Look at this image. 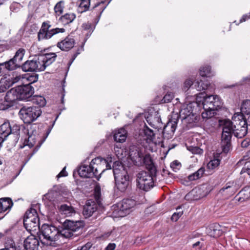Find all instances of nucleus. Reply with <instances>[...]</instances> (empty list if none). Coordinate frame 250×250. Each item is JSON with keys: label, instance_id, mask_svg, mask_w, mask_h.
I'll use <instances>...</instances> for the list:
<instances>
[{"label": "nucleus", "instance_id": "obj_18", "mask_svg": "<svg viewBox=\"0 0 250 250\" xmlns=\"http://www.w3.org/2000/svg\"><path fill=\"white\" fill-rule=\"evenodd\" d=\"M136 201L132 199H124L122 202L118 204V207L120 211L126 213H129L130 209L136 205Z\"/></svg>", "mask_w": 250, "mask_h": 250}, {"label": "nucleus", "instance_id": "obj_61", "mask_svg": "<svg viewBox=\"0 0 250 250\" xmlns=\"http://www.w3.org/2000/svg\"><path fill=\"white\" fill-rule=\"evenodd\" d=\"M116 247V245L114 243H110L105 248V250H114Z\"/></svg>", "mask_w": 250, "mask_h": 250}, {"label": "nucleus", "instance_id": "obj_48", "mask_svg": "<svg viewBox=\"0 0 250 250\" xmlns=\"http://www.w3.org/2000/svg\"><path fill=\"white\" fill-rule=\"evenodd\" d=\"M174 97V95L173 93L169 92L166 94L163 99L162 100V102L163 103H168L170 102Z\"/></svg>", "mask_w": 250, "mask_h": 250}, {"label": "nucleus", "instance_id": "obj_25", "mask_svg": "<svg viewBox=\"0 0 250 250\" xmlns=\"http://www.w3.org/2000/svg\"><path fill=\"white\" fill-rule=\"evenodd\" d=\"M13 206L12 201L10 198H5L0 199V212H4L10 209Z\"/></svg>", "mask_w": 250, "mask_h": 250}, {"label": "nucleus", "instance_id": "obj_46", "mask_svg": "<svg viewBox=\"0 0 250 250\" xmlns=\"http://www.w3.org/2000/svg\"><path fill=\"white\" fill-rule=\"evenodd\" d=\"M9 83H7V80L6 79H1L0 81V92H3L6 91V90L9 88L11 85H9Z\"/></svg>", "mask_w": 250, "mask_h": 250}, {"label": "nucleus", "instance_id": "obj_11", "mask_svg": "<svg viewBox=\"0 0 250 250\" xmlns=\"http://www.w3.org/2000/svg\"><path fill=\"white\" fill-rule=\"evenodd\" d=\"M89 166L94 172L95 177L99 180V177L106 169L111 167L107 161L101 157H97L92 160Z\"/></svg>", "mask_w": 250, "mask_h": 250}, {"label": "nucleus", "instance_id": "obj_12", "mask_svg": "<svg viewBox=\"0 0 250 250\" xmlns=\"http://www.w3.org/2000/svg\"><path fill=\"white\" fill-rule=\"evenodd\" d=\"M16 87L8 90L4 97V101L0 102V110H5L12 107L18 101H20Z\"/></svg>", "mask_w": 250, "mask_h": 250}, {"label": "nucleus", "instance_id": "obj_30", "mask_svg": "<svg viewBox=\"0 0 250 250\" xmlns=\"http://www.w3.org/2000/svg\"><path fill=\"white\" fill-rule=\"evenodd\" d=\"M1 63L3 65V68L5 72L7 71L14 70L20 67L13 58Z\"/></svg>", "mask_w": 250, "mask_h": 250}, {"label": "nucleus", "instance_id": "obj_64", "mask_svg": "<svg viewBox=\"0 0 250 250\" xmlns=\"http://www.w3.org/2000/svg\"><path fill=\"white\" fill-rule=\"evenodd\" d=\"M0 250H16L15 245L11 244V246L9 248H6L5 249H1Z\"/></svg>", "mask_w": 250, "mask_h": 250}, {"label": "nucleus", "instance_id": "obj_53", "mask_svg": "<svg viewBox=\"0 0 250 250\" xmlns=\"http://www.w3.org/2000/svg\"><path fill=\"white\" fill-rule=\"evenodd\" d=\"M247 173L249 175H250V162H247L245 163V167H244L240 172L242 174L244 173Z\"/></svg>", "mask_w": 250, "mask_h": 250}, {"label": "nucleus", "instance_id": "obj_55", "mask_svg": "<svg viewBox=\"0 0 250 250\" xmlns=\"http://www.w3.org/2000/svg\"><path fill=\"white\" fill-rule=\"evenodd\" d=\"M92 244L91 242H87L83 246H79L80 250H91Z\"/></svg>", "mask_w": 250, "mask_h": 250}, {"label": "nucleus", "instance_id": "obj_19", "mask_svg": "<svg viewBox=\"0 0 250 250\" xmlns=\"http://www.w3.org/2000/svg\"><path fill=\"white\" fill-rule=\"evenodd\" d=\"M75 43L74 39L68 36L63 40L58 42L57 46L62 51H67L74 47Z\"/></svg>", "mask_w": 250, "mask_h": 250}, {"label": "nucleus", "instance_id": "obj_39", "mask_svg": "<svg viewBox=\"0 0 250 250\" xmlns=\"http://www.w3.org/2000/svg\"><path fill=\"white\" fill-rule=\"evenodd\" d=\"M64 1L61 0L57 2L54 6V9L57 16H60L63 11Z\"/></svg>", "mask_w": 250, "mask_h": 250}, {"label": "nucleus", "instance_id": "obj_17", "mask_svg": "<svg viewBox=\"0 0 250 250\" xmlns=\"http://www.w3.org/2000/svg\"><path fill=\"white\" fill-rule=\"evenodd\" d=\"M39 241L33 235H30L24 241L23 246L25 250H38Z\"/></svg>", "mask_w": 250, "mask_h": 250}, {"label": "nucleus", "instance_id": "obj_36", "mask_svg": "<svg viewBox=\"0 0 250 250\" xmlns=\"http://www.w3.org/2000/svg\"><path fill=\"white\" fill-rule=\"evenodd\" d=\"M144 140L146 141V142L148 144H150L152 142L154 139L155 134L153 131L151 129L146 127L144 130Z\"/></svg>", "mask_w": 250, "mask_h": 250}, {"label": "nucleus", "instance_id": "obj_23", "mask_svg": "<svg viewBox=\"0 0 250 250\" xmlns=\"http://www.w3.org/2000/svg\"><path fill=\"white\" fill-rule=\"evenodd\" d=\"M221 233L220 226L218 224H211L207 229V233L212 237H218L221 235Z\"/></svg>", "mask_w": 250, "mask_h": 250}, {"label": "nucleus", "instance_id": "obj_62", "mask_svg": "<svg viewBox=\"0 0 250 250\" xmlns=\"http://www.w3.org/2000/svg\"><path fill=\"white\" fill-rule=\"evenodd\" d=\"M192 248H196V247H198L199 249H200L202 247V244H201V242L200 241H197L194 244L192 245Z\"/></svg>", "mask_w": 250, "mask_h": 250}, {"label": "nucleus", "instance_id": "obj_33", "mask_svg": "<svg viewBox=\"0 0 250 250\" xmlns=\"http://www.w3.org/2000/svg\"><path fill=\"white\" fill-rule=\"evenodd\" d=\"M59 210L62 214H63L67 216H71L75 213L74 208L71 206H68L66 204L62 205L59 208Z\"/></svg>", "mask_w": 250, "mask_h": 250}, {"label": "nucleus", "instance_id": "obj_32", "mask_svg": "<svg viewBox=\"0 0 250 250\" xmlns=\"http://www.w3.org/2000/svg\"><path fill=\"white\" fill-rule=\"evenodd\" d=\"M35 65L36 72L42 71L45 70L46 68L45 64L43 62V59H42L41 55L35 56Z\"/></svg>", "mask_w": 250, "mask_h": 250}, {"label": "nucleus", "instance_id": "obj_3", "mask_svg": "<svg viewBox=\"0 0 250 250\" xmlns=\"http://www.w3.org/2000/svg\"><path fill=\"white\" fill-rule=\"evenodd\" d=\"M79 9L80 12L83 13L89 10L90 5L93 4L91 9L90 15L93 18H100L101 14L106 8L107 4L104 0H80Z\"/></svg>", "mask_w": 250, "mask_h": 250}, {"label": "nucleus", "instance_id": "obj_22", "mask_svg": "<svg viewBox=\"0 0 250 250\" xmlns=\"http://www.w3.org/2000/svg\"><path fill=\"white\" fill-rule=\"evenodd\" d=\"M78 173L81 177L93 178L95 177L94 172L91 169L89 166L83 165L80 167Z\"/></svg>", "mask_w": 250, "mask_h": 250}, {"label": "nucleus", "instance_id": "obj_20", "mask_svg": "<svg viewBox=\"0 0 250 250\" xmlns=\"http://www.w3.org/2000/svg\"><path fill=\"white\" fill-rule=\"evenodd\" d=\"M142 160L143 161L142 166L145 165L148 169V171L152 173H156V168L153 164L149 154H145Z\"/></svg>", "mask_w": 250, "mask_h": 250}, {"label": "nucleus", "instance_id": "obj_14", "mask_svg": "<svg viewBox=\"0 0 250 250\" xmlns=\"http://www.w3.org/2000/svg\"><path fill=\"white\" fill-rule=\"evenodd\" d=\"M144 149L135 146H131L129 147V157L133 164L138 167L142 166V160L144 157Z\"/></svg>", "mask_w": 250, "mask_h": 250}, {"label": "nucleus", "instance_id": "obj_38", "mask_svg": "<svg viewBox=\"0 0 250 250\" xmlns=\"http://www.w3.org/2000/svg\"><path fill=\"white\" fill-rule=\"evenodd\" d=\"M32 101L33 103L38 105L37 107H39L41 108V107H43L46 104V100L45 99L41 96H35L33 97Z\"/></svg>", "mask_w": 250, "mask_h": 250}, {"label": "nucleus", "instance_id": "obj_27", "mask_svg": "<svg viewBox=\"0 0 250 250\" xmlns=\"http://www.w3.org/2000/svg\"><path fill=\"white\" fill-rule=\"evenodd\" d=\"M41 55L42 59H43V62L45 64V68L52 64L57 58V55L55 53H46Z\"/></svg>", "mask_w": 250, "mask_h": 250}, {"label": "nucleus", "instance_id": "obj_49", "mask_svg": "<svg viewBox=\"0 0 250 250\" xmlns=\"http://www.w3.org/2000/svg\"><path fill=\"white\" fill-rule=\"evenodd\" d=\"M152 119L156 120L157 121V122H158L160 118L158 117H148L147 119V123L151 126H152V127H153L154 128H158V126L157 125V123H154L153 122H152L151 121V120H152Z\"/></svg>", "mask_w": 250, "mask_h": 250}, {"label": "nucleus", "instance_id": "obj_56", "mask_svg": "<svg viewBox=\"0 0 250 250\" xmlns=\"http://www.w3.org/2000/svg\"><path fill=\"white\" fill-rule=\"evenodd\" d=\"M193 84V82L190 79H187L185 81L184 84L185 90H188Z\"/></svg>", "mask_w": 250, "mask_h": 250}, {"label": "nucleus", "instance_id": "obj_15", "mask_svg": "<svg viewBox=\"0 0 250 250\" xmlns=\"http://www.w3.org/2000/svg\"><path fill=\"white\" fill-rule=\"evenodd\" d=\"M178 119V114L172 115V119L169 121L164 127L163 135L165 137L168 139L172 136L177 127Z\"/></svg>", "mask_w": 250, "mask_h": 250}, {"label": "nucleus", "instance_id": "obj_47", "mask_svg": "<svg viewBox=\"0 0 250 250\" xmlns=\"http://www.w3.org/2000/svg\"><path fill=\"white\" fill-rule=\"evenodd\" d=\"M21 79V76L20 75H16L15 76H13L12 77H9L6 80H7V83H9V85H11L12 86L14 84L18 82Z\"/></svg>", "mask_w": 250, "mask_h": 250}, {"label": "nucleus", "instance_id": "obj_9", "mask_svg": "<svg viewBox=\"0 0 250 250\" xmlns=\"http://www.w3.org/2000/svg\"><path fill=\"white\" fill-rule=\"evenodd\" d=\"M84 226L83 221H73L66 220L63 224L64 228L61 230V234L63 237L70 238L78 235L79 230Z\"/></svg>", "mask_w": 250, "mask_h": 250}, {"label": "nucleus", "instance_id": "obj_42", "mask_svg": "<svg viewBox=\"0 0 250 250\" xmlns=\"http://www.w3.org/2000/svg\"><path fill=\"white\" fill-rule=\"evenodd\" d=\"M36 138L35 135H29L28 138L25 139L24 144L25 146H28L29 147H33L36 144Z\"/></svg>", "mask_w": 250, "mask_h": 250}, {"label": "nucleus", "instance_id": "obj_44", "mask_svg": "<svg viewBox=\"0 0 250 250\" xmlns=\"http://www.w3.org/2000/svg\"><path fill=\"white\" fill-rule=\"evenodd\" d=\"M198 120L199 119L197 116L193 113L183 120L184 121L185 123L190 124L193 123H196Z\"/></svg>", "mask_w": 250, "mask_h": 250}, {"label": "nucleus", "instance_id": "obj_60", "mask_svg": "<svg viewBox=\"0 0 250 250\" xmlns=\"http://www.w3.org/2000/svg\"><path fill=\"white\" fill-rule=\"evenodd\" d=\"M250 144V140L249 139H245L241 142V146L242 147H247Z\"/></svg>", "mask_w": 250, "mask_h": 250}, {"label": "nucleus", "instance_id": "obj_29", "mask_svg": "<svg viewBox=\"0 0 250 250\" xmlns=\"http://www.w3.org/2000/svg\"><path fill=\"white\" fill-rule=\"evenodd\" d=\"M126 131L124 128H121L115 132L114 135L115 141L118 143H123L126 139Z\"/></svg>", "mask_w": 250, "mask_h": 250}, {"label": "nucleus", "instance_id": "obj_40", "mask_svg": "<svg viewBox=\"0 0 250 250\" xmlns=\"http://www.w3.org/2000/svg\"><path fill=\"white\" fill-rule=\"evenodd\" d=\"M209 83L207 81L200 80L197 81L195 84V87L198 91H203L207 89Z\"/></svg>", "mask_w": 250, "mask_h": 250}, {"label": "nucleus", "instance_id": "obj_8", "mask_svg": "<svg viewBox=\"0 0 250 250\" xmlns=\"http://www.w3.org/2000/svg\"><path fill=\"white\" fill-rule=\"evenodd\" d=\"M23 224L26 229L29 232H35L40 229V220L35 209H31L24 216Z\"/></svg>", "mask_w": 250, "mask_h": 250}, {"label": "nucleus", "instance_id": "obj_10", "mask_svg": "<svg viewBox=\"0 0 250 250\" xmlns=\"http://www.w3.org/2000/svg\"><path fill=\"white\" fill-rule=\"evenodd\" d=\"M51 27V25L49 21H44L42 23L41 27L38 33L39 41L50 39L54 35L59 33H63L65 31L63 28H55L50 29Z\"/></svg>", "mask_w": 250, "mask_h": 250}, {"label": "nucleus", "instance_id": "obj_13", "mask_svg": "<svg viewBox=\"0 0 250 250\" xmlns=\"http://www.w3.org/2000/svg\"><path fill=\"white\" fill-rule=\"evenodd\" d=\"M240 188V186L236 181L229 182L219 190L218 194L224 199H228L234 195Z\"/></svg>", "mask_w": 250, "mask_h": 250}, {"label": "nucleus", "instance_id": "obj_43", "mask_svg": "<svg viewBox=\"0 0 250 250\" xmlns=\"http://www.w3.org/2000/svg\"><path fill=\"white\" fill-rule=\"evenodd\" d=\"M211 73V68L209 66L201 67L199 70L200 75L203 77H209Z\"/></svg>", "mask_w": 250, "mask_h": 250}, {"label": "nucleus", "instance_id": "obj_45", "mask_svg": "<svg viewBox=\"0 0 250 250\" xmlns=\"http://www.w3.org/2000/svg\"><path fill=\"white\" fill-rule=\"evenodd\" d=\"M220 164V160L218 159H214L210 160L207 164V168L209 169H213L217 167Z\"/></svg>", "mask_w": 250, "mask_h": 250}, {"label": "nucleus", "instance_id": "obj_34", "mask_svg": "<svg viewBox=\"0 0 250 250\" xmlns=\"http://www.w3.org/2000/svg\"><path fill=\"white\" fill-rule=\"evenodd\" d=\"M205 171V167H201L196 172L188 175V179L190 181L198 180L201 178L203 176Z\"/></svg>", "mask_w": 250, "mask_h": 250}, {"label": "nucleus", "instance_id": "obj_31", "mask_svg": "<svg viewBox=\"0 0 250 250\" xmlns=\"http://www.w3.org/2000/svg\"><path fill=\"white\" fill-rule=\"evenodd\" d=\"M240 196L237 200L239 202H244L250 199V186L244 187L238 193Z\"/></svg>", "mask_w": 250, "mask_h": 250}, {"label": "nucleus", "instance_id": "obj_6", "mask_svg": "<svg viewBox=\"0 0 250 250\" xmlns=\"http://www.w3.org/2000/svg\"><path fill=\"white\" fill-rule=\"evenodd\" d=\"M156 173L141 171L136 175L137 187L141 190L147 191L154 186V177Z\"/></svg>", "mask_w": 250, "mask_h": 250}, {"label": "nucleus", "instance_id": "obj_50", "mask_svg": "<svg viewBox=\"0 0 250 250\" xmlns=\"http://www.w3.org/2000/svg\"><path fill=\"white\" fill-rule=\"evenodd\" d=\"M170 167L173 169V171L176 172L181 168V164L178 161L175 160L170 164Z\"/></svg>", "mask_w": 250, "mask_h": 250}, {"label": "nucleus", "instance_id": "obj_35", "mask_svg": "<svg viewBox=\"0 0 250 250\" xmlns=\"http://www.w3.org/2000/svg\"><path fill=\"white\" fill-rule=\"evenodd\" d=\"M76 18L75 14L66 13L60 18V21L64 24H67L72 22Z\"/></svg>", "mask_w": 250, "mask_h": 250}, {"label": "nucleus", "instance_id": "obj_54", "mask_svg": "<svg viewBox=\"0 0 250 250\" xmlns=\"http://www.w3.org/2000/svg\"><path fill=\"white\" fill-rule=\"evenodd\" d=\"M183 211H179L176 212H174L171 217V219L173 222H176L179 218L183 215Z\"/></svg>", "mask_w": 250, "mask_h": 250}, {"label": "nucleus", "instance_id": "obj_51", "mask_svg": "<svg viewBox=\"0 0 250 250\" xmlns=\"http://www.w3.org/2000/svg\"><path fill=\"white\" fill-rule=\"evenodd\" d=\"M83 45H82L81 48H78L77 49V52L74 53L72 57V58L71 59L70 62H69L68 65V67H70V66L71 65V64L72 63V62H73V61L75 60V59H76V58L77 57V56L80 54L81 52L82 51H83Z\"/></svg>", "mask_w": 250, "mask_h": 250}, {"label": "nucleus", "instance_id": "obj_28", "mask_svg": "<svg viewBox=\"0 0 250 250\" xmlns=\"http://www.w3.org/2000/svg\"><path fill=\"white\" fill-rule=\"evenodd\" d=\"M96 210V205L94 204L91 205L88 203H86L85 205L83 206V214L85 218L89 217L93 214V213Z\"/></svg>", "mask_w": 250, "mask_h": 250}, {"label": "nucleus", "instance_id": "obj_26", "mask_svg": "<svg viewBox=\"0 0 250 250\" xmlns=\"http://www.w3.org/2000/svg\"><path fill=\"white\" fill-rule=\"evenodd\" d=\"M192 113L193 109L190 104L184 105L179 112L178 117L183 120Z\"/></svg>", "mask_w": 250, "mask_h": 250}, {"label": "nucleus", "instance_id": "obj_41", "mask_svg": "<svg viewBox=\"0 0 250 250\" xmlns=\"http://www.w3.org/2000/svg\"><path fill=\"white\" fill-rule=\"evenodd\" d=\"M204 187H202L200 188L193 189L190 192H189L188 194L187 195L186 197L190 195H194L195 193H197L199 194V197L194 198V200H197L198 199H200L207 195V193L202 194V191L203 190Z\"/></svg>", "mask_w": 250, "mask_h": 250}, {"label": "nucleus", "instance_id": "obj_7", "mask_svg": "<svg viewBox=\"0 0 250 250\" xmlns=\"http://www.w3.org/2000/svg\"><path fill=\"white\" fill-rule=\"evenodd\" d=\"M42 111L37 106H23L20 110L19 114L25 124H30L35 121L41 115Z\"/></svg>", "mask_w": 250, "mask_h": 250}, {"label": "nucleus", "instance_id": "obj_21", "mask_svg": "<svg viewBox=\"0 0 250 250\" xmlns=\"http://www.w3.org/2000/svg\"><path fill=\"white\" fill-rule=\"evenodd\" d=\"M12 129L10 123L4 122L0 126V138L5 140L6 138L11 133Z\"/></svg>", "mask_w": 250, "mask_h": 250}, {"label": "nucleus", "instance_id": "obj_37", "mask_svg": "<svg viewBox=\"0 0 250 250\" xmlns=\"http://www.w3.org/2000/svg\"><path fill=\"white\" fill-rule=\"evenodd\" d=\"M25 53V50L23 48H19L16 52L13 58V60L21 66V62Z\"/></svg>", "mask_w": 250, "mask_h": 250}, {"label": "nucleus", "instance_id": "obj_2", "mask_svg": "<svg viewBox=\"0 0 250 250\" xmlns=\"http://www.w3.org/2000/svg\"><path fill=\"white\" fill-rule=\"evenodd\" d=\"M112 168L117 189L122 192H125L130 183L127 171L119 161L115 162Z\"/></svg>", "mask_w": 250, "mask_h": 250}, {"label": "nucleus", "instance_id": "obj_52", "mask_svg": "<svg viewBox=\"0 0 250 250\" xmlns=\"http://www.w3.org/2000/svg\"><path fill=\"white\" fill-rule=\"evenodd\" d=\"M83 45H82L81 48H78L77 49V52L74 53L72 57V58L71 59L70 62H69L68 65V67H70V66L71 65V64L72 63V62H73V61L75 60V59H76V58L77 57V56L80 54L81 52L82 51H83Z\"/></svg>", "mask_w": 250, "mask_h": 250}, {"label": "nucleus", "instance_id": "obj_1", "mask_svg": "<svg viewBox=\"0 0 250 250\" xmlns=\"http://www.w3.org/2000/svg\"><path fill=\"white\" fill-rule=\"evenodd\" d=\"M248 125L250 126V100H246L242 103L241 112L235 113L232 121H223L221 146L224 152L227 153L230 149L232 134L242 138L247 134Z\"/></svg>", "mask_w": 250, "mask_h": 250}, {"label": "nucleus", "instance_id": "obj_63", "mask_svg": "<svg viewBox=\"0 0 250 250\" xmlns=\"http://www.w3.org/2000/svg\"><path fill=\"white\" fill-rule=\"evenodd\" d=\"M250 19V15H243L242 18L240 19V21L241 22H242L243 21H247V20Z\"/></svg>", "mask_w": 250, "mask_h": 250}, {"label": "nucleus", "instance_id": "obj_59", "mask_svg": "<svg viewBox=\"0 0 250 250\" xmlns=\"http://www.w3.org/2000/svg\"><path fill=\"white\" fill-rule=\"evenodd\" d=\"M38 76L37 75L31 76H30L28 80L31 81V82L29 83V84H30L31 85L34 83L38 81Z\"/></svg>", "mask_w": 250, "mask_h": 250}, {"label": "nucleus", "instance_id": "obj_16", "mask_svg": "<svg viewBox=\"0 0 250 250\" xmlns=\"http://www.w3.org/2000/svg\"><path fill=\"white\" fill-rule=\"evenodd\" d=\"M20 100H27L31 97L34 93V88L30 84L16 87Z\"/></svg>", "mask_w": 250, "mask_h": 250}, {"label": "nucleus", "instance_id": "obj_57", "mask_svg": "<svg viewBox=\"0 0 250 250\" xmlns=\"http://www.w3.org/2000/svg\"><path fill=\"white\" fill-rule=\"evenodd\" d=\"M11 129H12L11 133L16 134L17 135H18L20 130V126L18 125H14L13 126V127H11Z\"/></svg>", "mask_w": 250, "mask_h": 250}, {"label": "nucleus", "instance_id": "obj_24", "mask_svg": "<svg viewBox=\"0 0 250 250\" xmlns=\"http://www.w3.org/2000/svg\"><path fill=\"white\" fill-rule=\"evenodd\" d=\"M35 65V57L33 58H29V59L26 61L21 65L22 70L24 72H36Z\"/></svg>", "mask_w": 250, "mask_h": 250}, {"label": "nucleus", "instance_id": "obj_58", "mask_svg": "<svg viewBox=\"0 0 250 250\" xmlns=\"http://www.w3.org/2000/svg\"><path fill=\"white\" fill-rule=\"evenodd\" d=\"M67 175V173L65 171V167H64L62 170L57 175V178L59 179L61 177L66 176Z\"/></svg>", "mask_w": 250, "mask_h": 250}, {"label": "nucleus", "instance_id": "obj_4", "mask_svg": "<svg viewBox=\"0 0 250 250\" xmlns=\"http://www.w3.org/2000/svg\"><path fill=\"white\" fill-rule=\"evenodd\" d=\"M42 239L41 241L43 244L49 246H54L55 242L61 236H63L58 229L53 225L43 224L41 229Z\"/></svg>", "mask_w": 250, "mask_h": 250}, {"label": "nucleus", "instance_id": "obj_5", "mask_svg": "<svg viewBox=\"0 0 250 250\" xmlns=\"http://www.w3.org/2000/svg\"><path fill=\"white\" fill-rule=\"evenodd\" d=\"M203 106L205 112L202 113V116L208 119L214 115V111L221 106V102L218 96L210 95L204 98Z\"/></svg>", "mask_w": 250, "mask_h": 250}]
</instances>
